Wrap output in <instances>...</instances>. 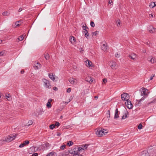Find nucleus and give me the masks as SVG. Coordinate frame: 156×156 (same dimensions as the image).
Instances as JSON below:
<instances>
[{
	"label": "nucleus",
	"mask_w": 156,
	"mask_h": 156,
	"mask_svg": "<svg viewBox=\"0 0 156 156\" xmlns=\"http://www.w3.org/2000/svg\"><path fill=\"white\" fill-rule=\"evenodd\" d=\"M96 134L99 137H101L108 132V130L106 129L100 127L96 129Z\"/></svg>",
	"instance_id": "nucleus-1"
},
{
	"label": "nucleus",
	"mask_w": 156,
	"mask_h": 156,
	"mask_svg": "<svg viewBox=\"0 0 156 156\" xmlns=\"http://www.w3.org/2000/svg\"><path fill=\"white\" fill-rule=\"evenodd\" d=\"M17 136V135L16 134H15L14 135L13 134L10 135L8 136L6 138H5V140L3 139V140L2 141H6L9 142L11 141H12L14 140ZM2 140H0V143H1V142H2Z\"/></svg>",
	"instance_id": "nucleus-2"
},
{
	"label": "nucleus",
	"mask_w": 156,
	"mask_h": 156,
	"mask_svg": "<svg viewBox=\"0 0 156 156\" xmlns=\"http://www.w3.org/2000/svg\"><path fill=\"white\" fill-rule=\"evenodd\" d=\"M129 95L126 93H124L121 94V99L123 101H127L129 100Z\"/></svg>",
	"instance_id": "nucleus-3"
},
{
	"label": "nucleus",
	"mask_w": 156,
	"mask_h": 156,
	"mask_svg": "<svg viewBox=\"0 0 156 156\" xmlns=\"http://www.w3.org/2000/svg\"><path fill=\"white\" fill-rule=\"evenodd\" d=\"M43 81L44 83V87L48 88H51L49 81L46 79H43Z\"/></svg>",
	"instance_id": "nucleus-4"
},
{
	"label": "nucleus",
	"mask_w": 156,
	"mask_h": 156,
	"mask_svg": "<svg viewBox=\"0 0 156 156\" xmlns=\"http://www.w3.org/2000/svg\"><path fill=\"white\" fill-rule=\"evenodd\" d=\"M109 65L112 69H115L117 68L116 63L114 61H111L109 63Z\"/></svg>",
	"instance_id": "nucleus-5"
},
{
	"label": "nucleus",
	"mask_w": 156,
	"mask_h": 156,
	"mask_svg": "<svg viewBox=\"0 0 156 156\" xmlns=\"http://www.w3.org/2000/svg\"><path fill=\"white\" fill-rule=\"evenodd\" d=\"M88 145L86 144L85 145H81V147H79L77 149L78 150V151H79V152H81L84 150L86 149Z\"/></svg>",
	"instance_id": "nucleus-6"
},
{
	"label": "nucleus",
	"mask_w": 156,
	"mask_h": 156,
	"mask_svg": "<svg viewBox=\"0 0 156 156\" xmlns=\"http://www.w3.org/2000/svg\"><path fill=\"white\" fill-rule=\"evenodd\" d=\"M148 30L150 33H152L156 31V29L154 28L153 26H150L148 27Z\"/></svg>",
	"instance_id": "nucleus-7"
},
{
	"label": "nucleus",
	"mask_w": 156,
	"mask_h": 156,
	"mask_svg": "<svg viewBox=\"0 0 156 156\" xmlns=\"http://www.w3.org/2000/svg\"><path fill=\"white\" fill-rule=\"evenodd\" d=\"M140 156H150V155L147 151H145L141 152Z\"/></svg>",
	"instance_id": "nucleus-8"
},
{
	"label": "nucleus",
	"mask_w": 156,
	"mask_h": 156,
	"mask_svg": "<svg viewBox=\"0 0 156 156\" xmlns=\"http://www.w3.org/2000/svg\"><path fill=\"white\" fill-rule=\"evenodd\" d=\"M127 108L129 109L132 108L133 107V105L131 101L130 100H128L127 101Z\"/></svg>",
	"instance_id": "nucleus-9"
},
{
	"label": "nucleus",
	"mask_w": 156,
	"mask_h": 156,
	"mask_svg": "<svg viewBox=\"0 0 156 156\" xmlns=\"http://www.w3.org/2000/svg\"><path fill=\"white\" fill-rule=\"evenodd\" d=\"M129 57L131 59H133L134 60H135L136 58V55L134 53H132L131 54L129 55Z\"/></svg>",
	"instance_id": "nucleus-10"
},
{
	"label": "nucleus",
	"mask_w": 156,
	"mask_h": 156,
	"mask_svg": "<svg viewBox=\"0 0 156 156\" xmlns=\"http://www.w3.org/2000/svg\"><path fill=\"white\" fill-rule=\"evenodd\" d=\"M83 34L85 35L86 37L88 38L87 37L89 36V34L87 29H84L83 31Z\"/></svg>",
	"instance_id": "nucleus-11"
},
{
	"label": "nucleus",
	"mask_w": 156,
	"mask_h": 156,
	"mask_svg": "<svg viewBox=\"0 0 156 156\" xmlns=\"http://www.w3.org/2000/svg\"><path fill=\"white\" fill-rule=\"evenodd\" d=\"M107 49V44L105 43V44H103L101 46V49L103 51H106Z\"/></svg>",
	"instance_id": "nucleus-12"
},
{
	"label": "nucleus",
	"mask_w": 156,
	"mask_h": 156,
	"mask_svg": "<svg viewBox=\"0 0 156 156\" xmlns=\"http://www.w3.org/2000/svg\"><path fill=\"white\" fill-rule=\"evenodd\" d=\"M148 60L151 63H154L156 62V59L153 57H152L151 58H148Z\"/></svg>",
	"instance_id": "nucleus-13"
},
{
	"label": "nucleus",
	"mask_w": 156,
	"mask_h": 156,
	"mask_svg": "<svg viewBox=\"0 0 156 156\" xmlns=\"http://www.w3.org/2000/svg\"><path fill=\"white\" fill-rule=\"evenodd\" d=\"M147 90L144 88H142V91L141 93V96H144L147 95L146 94V91Z\"/></svg>",
	"instance_id": "nucleus-14"
},
{
	"label": "nucleus",
	"mask_w": 156,
	"mask_h": 156,
	"mask_svg": "<svg viewBox=\"0 0 156 156\" xmlns=\"http://www.w3.org/2000/svg\"><path fill=\"white\" fill-rule=\"evenodd\" d=\"M118 110L117 108H116V109H115V115L114 117V119H116L117 118H119V115H118Z\"/></svg>",
	"instance_id": "nucleus-15"
},
{
	"label": "nucleus",
	"mask_w": 156,
	"mask_h": 156,
	"mask_svg": "<svg viewBox=\"0 0 156 156\" xmlns=\"http://www.w3.org/2000/svg\"><path fill=\"white\" fill-rule=\"evenodd\" d=\"M74 154L73 156H80V152L77 149V151H74Z\"/></svg>",
	"instance_id": "nucleus-16"
},
{
	"label": "nucleus",
	"mask_w": 156,
	"mask_h": 156,
	"mask_svg": "<svg viewBox=\"0 0 156 156\" xmlns=\"http://www.w3.org/2000/svg\"><path fill=\"white\" fill-rule=\"evenodd\" d=\"M86 65L88 66L89 67H92V62L89 60H87L86 62Z\"/></svg>",
	"instance_id": "nucleus-17"
},
{
	"label": "nucleus",
	"mask_w": 156,
	"mask_h": 156,
	"mask_svg": "<svg viewBox=\"0 0 156 156\" xmlns=\"http://www.w3.org/2000/svg\"><path fill=\"white\" fill-rule=\"evenodd\" d=\"M156 6V4L155 2H151L149 5V7L150 8H153Z\"/></svg>",
	"instance_id": "nucleus-18"
},
{
	"label": "nucleus",
	"mask_w": 156,
	"mask_h": 156,
	"mask_svg": "<svg viewBox=\"0 0 156 156\" xmlns=\"http://www.w3.org/2000/svg\"><path fill=\"white\" fill-rule=\"evenodd\" d=\"M70 41L72 44H74L76 41V39L74 37L71 36L70 38Z\"/></svg>",
	"instance_id": "nucleus-19"
},
{
	"label": "nucleus",
	"mask_w": 156,
	"mask_h": 156,
	"mask_svg": "<svg viewBox=\"0 0 156 156\" xmlns=\"http://www.w3.org/2000/svg\"><path fill=\"white\" fill-rule=\"evenodd\" d=\"M75 79L73 78H70L69 79V81L71 84H74L75 83Z\"/></svg>",
	"instance_id": "nucleus-20"
},
{
	"label": "nucleus",
	"mask_w": 156,
	"mask_h": 156,
	"mask_svg": "<svg viewBox=\"0 0 156 156\" xmlns=\"http://www.w3.org/2000/svg\"><path fill=\"white\" fill-rule=\"evenodd\" d=\"M44 57L46 60H48L50 58L49 55L48 53L44 54Z\"/></svg>",
	"instance_id": "nucleus-21"
},
{
	"label": "nucleus",
	"mask_w": 156,
	"mask_h": 156,
	"mask_svg": "<svg viewBox=\"0 0 156 156\" xmlns=\"http://www.w3.org/2000/svg\"><path fill=\"white\" fill-rule=\"evenodd\" d=\"M48 76L49 78H50L51 80H55L54 76L52 74H49Z\"/></svg>",
	"instance_id": "nucleus-22"
},
{
	"label": "nucleus",
	"mask_w": 156,
	"mask_h": 156,
	"mask_svg": "<svg viewBox=\"0 0 156 156\" xmlns=\"http://www.w3.org/2000/svg\"><path fill=\"white\" fill-rule=\"evenodd\" d=\"M86 79V80L90 83H91L93 81V80L90 77H88Z\"/></svg>",
	"instance_id": "nucleus-23"
},
{
	"label": "nucleus",
	"mask_w": 156,
	"mask_h": 156,
	"mask_svg": "<svg viewBox=\"0 0 156 156\" xmlns=\"http://www.w3.org/2000/svg\"><path fill=\"white\" fill-rule=\"evenodd\" d=\"M9 13L8 12H4L2 13V15L4 16H8L9 15Z\"/></svg>",
	"instance_id": "nucleus-24"
},
{
	"label": "nucleus",
	"mask_w": 156,
	"mask_h": 156,
	"mask_svg": "<svg viewBox=\"0 0 156 156\" xmlns=\"http://www.w3.org/2000/svg\"><path fill=\"white\" fill-rule=\"evenodd\" d=\"M69 154V152H65L62 154V156H66Z\"/></svg>",
	"instance_id": "nucleus-25"
},
{
	"label": "nucleus",
	"mask_w": 156,
	"mask_h": 156,
	"mask_svg": "<svg viewBox=\"0 0 156 156\" xmlns=\"http://www.w3.org/2000/svg\"><path fill=\"white\" fill-rule=\"evenodd\" d=\"M20 22V21H17L15 23L14 25L15 27H19L20 25L19 24V23Z\"/></svg>",
	"instance_id": "nucleus-26"
},
{
	"label": "nucleus",
	"mask_w": 156,
	"mask_h": 156,
	"mask_svg": "<svg viewBox=\"0 0 156 156\" xmlns=\"http://www.w3.org/2000/svg\"><path fill=\"white\" fill-rule=\"evenodd\" d=\"M1 54V56H4L6 54V51H3L0 52Z\"/></svg>",
	"instance_id": "nucleus-27"
},
{
	"label": "nucleus",
	"mask_w": 156,
	"mask_h": 156,
	"mask_svg": "<svg viewBox=\"0 0 156 156\" xmlns=\"http://www.w3.org/2000/svg\"><path fill=\"white\" fill-rule=\"evenodd\" d=\"M41 64L39 63H37L35 65V67L36 68V69H38L40 67Z\"/></svg>",
	"instance_id": "nucleus-28"
},
{
	"label": "nucleus",
	"mask_w": 156,
	"mask_h": 156,
	"mask_svg": "<svg viewBox=\"0 0 156 156\" xmlns=\"http://www.w3.org/2000/svg\"><path fill=\"white\" fill-rule=\"evenodd\" d=\"M55 153L54 152H51L48 153L46 155V156H53Z\"/></svg>",
	"instance_id": "nucleus-29"
},
{
	"label": "nucleus",
	"mask_w": 156,
	"mask_h": 156,
	"mask_svg": "<svg viewBox=\"0 0 156 156\" xmlns=\"http://www.w3.org/2000/svg\"><path fill=\"white\" fill-rule=\"evenodd\" d=\"M73 144V143L71 141H69L67 143V144L68 145H69V146H71Z\"/></svg>",
	"instance_id": "nucleus-30"
},
{
	"label": "nucleus",
	"mask_w": 156,
	"mask_h": 156,
	"mask_svg": "<svg viewBox=\"0 0 156 156\" xmlns=\"http://www.w3.org/2000/svg\"><path fill=\"white\" fill-rule=\"evenodd\" d=\"M127 113H125V114L123 115L122 119H125L127 118V114H128V113L127 112H126Z\"/></svg>",
	"instance_id": "nucleus-31"
},
{
	"label": "nucleus",
	"mask_w": 156,
	"mask_h": 156,
	"mask_svg": "<svg viewBox=\"0 0 156 156\" xmlns=\"http://www.w3.org/2000/svg\"><path fill=\"white\" fill-rule=\"evenodd\" d=\"M47 107L48 108H51V105L50 102H48L47 103Z\"/></svg>",
	"instance_id": "nucleus-32"
},
{
	"label": "nucleus",
	"mask_w": 156,
	"mask_h": 156,
	"mask_svg": "<svg viewBox=\"0 0 156 156\" xmlns=\"http://www.w3.org/2000/svg\"><path fill=\"white\" fill-rule=\"evenodd\" d=\"M23 38H24V37L23 36V35H21V36H20L18 38V39L20 41H22V40H23Z\"/></svg>",
	"instance_id": "nucleus-33"
},
{
	"label": "nucleus",
	"mask_w": 156,
	"mask_h": 156,
	"mask_svg": "<svg viewBox=\"0 0 156 156\" xmlns=\"http://www.w3.org/2000/svg\"><path fill=\"white\" fill-rule=\"evenodd\" d=\"M76 148H74L73 150H69V151H68L69 152V153H70V154H74V151H75V150H76Z\"/></svg>",
	"instance_id": "nucleus-34"
},
{
	"label": "nucleus",
	"mask_w": 156,
	"mask_h": 156,
	"mask_svg": "<svg viewBox=\"0 0 156 156\" xmlns=\"http://www.w3.org/2000/svg\"><path fill=\"white\" fill-rule=\"evenodd\" d=\"M55 125L54 124H51L50 126V128L51 129H53L55 128Z\"/></svg>",
	"instance_id": "nucleus-35"
},
{
	"label": "nucleus",
	"mask_w": 156,
	"mask_h": 156,
	"mask_svg": "<svg viewBox=\"0 0 156 156\" xmlns=\"http://www.w3.org/2000/svg\"><path fill=\"white\" fill-rule=\"evenodd\" d=\"M90 25L91 27H94L95 26V24L94 22L91 21L90 23Z\"/></svg>",
	"instance_id": "nucleus-36"
},
{
	"label": "nucleus",
	"mask_w": 156,
	"mask_h": 156,
	"mask_svg": "<svg viewBox=\"0 0 156 156\" xmlns=\"http://www.w3.org/2000/svg\"><path fill=\"white\" fill-rule=\"evenodd\" d=\"M142 127H143V126H142V125L140 123L138 126V128L139 129H140L142 128Z\"/></svg>",
	"instance_id": "nucleus-37"
},
{
	"label": "nucleus",
	"mask_w": 156,
	"mask_h": 156,
	"mask_svg": "<svg viewBox=\"0 0 156 156\" xmlns=\"http://www.w3.org/2000/svg\"><path fill=\"white\" fill-rule=\"evenodd\" d=\"M66 147V145H62L60 147V148L62 150H64V148H65Z\"/></svg>",
	"instance_id": "nucleus-38"
},
{
	"label": "nucleus",
	"mask_w": 156,
	"mask_h": 156,
	"mask_svg": "<svg viewBox=\"0 0 156 156\" xmlns=\"http://www.w3.org/2000/svg\"><path fill=\"white\" fill-rule=\"evenodd\" d=\"M156 99H154V100H153L152 101H151V102H149V103H148V105H149L151 103H156Z\"/></svg>",
	"instance_id": "nucleus-39"
},
{
	"label": "nucleus",
	"mask_w": 156,
	"mask_h": 156,
	"mask_svg": "<svg viewBox=\"0 0 156 156\" xmlns=\"http://www.w3.org/2000/svg\"><path fill=\"white\" fill-rule=\"evenodd\" d=\"M33 123V122L32 120H30L29 121V122H28V126H29L30 125H32V124Z\"/></svg>",
	"instance_id": "nucleus-40"
},
{
	"label": "nucleus",
	"mask_w": 156,
	"mask_h": 156,
	"mask_svg": "<svg viewBox=\"0 0 156 156\" xmlns=\"http://www.w3.org/2000/svg\"><path fill=\"white\" fill-rule=\"evenodd\" d=\"M98 31H97L94 32L93 33V35L96 36V35L98 34Z\"/></svg>",
	"instance_id": "nucleus-41"
},
{
	"label": "nucleus",
	"mask_w": 156,
	"mask_h": 156,
	"mask_svg": "<svg viewBox=\"0 0 156 156\" xmlns=\"http://www.w3.org/2000/svg\"><path fill=\"white\" fill-rule=\"evenodd\" d=\"M115 56L117 58H119L120 57V54L118 53L117 52L115 54Z\"/></svg>",
	"instance_id": "nucleus-42"
},
{
	"label": "nucleus",
	"mask_w": 156,
	"mask_h": 156,
	"mask_svg": "<svg viewBox=\"0 0 156 156\" xmlns=\"http://www.w3.org/2000/svg\"><path fill=\"white\" fill-rule=\"evenodd\" d=\"M60 125V124L58 122H55V125L57 126H58Z\"/></svg>",
	"instance_id": "nucleus-43"
},
{
	"label": "nucleus",
	"mask_w": 156,
	"mask_h": 156,
	"mask_svg": "<svg viewBox=\"0 0 156 156\" xmlns=\"http://www.w3.org/2000/svg\"><path fill=\"white\" fill-rule=\"evenodd\" d=\"M24 146H25L24 144V143H23L21 144L19 146V147H20V148H22V147H23Z\"/></svg>",
	"instance_id": "nucleus-44"
},
{
	"label": "nucleus",
	"mask_w": 156,
	"mask_h": 156,
	"mask_svg": "<svg viewBox=\"0 0 156 156\" xmlns=\"http://www.w3.org/2000/svg\"><path fill=\"white\" fill-rule=\"evenodd\" d=\"M25 145L26 144H28L29 143V141L28 140H26L24 142Z\"/></svg>",
	"instance_id": "nucleus-45"
},
{
	"label": "nucleus",
	"mask_w": 156,
	"mask_h": 156,
	"mask_svg": "<svg viewBox=\"0 0 156 156\" xmlns=\"http://www.w3.org/2000/svg\"><path fill=\"white\" fill-rule=\"evenodd\" d=\"M103 82L104 83H106L107 82V80L106 78H104L103 80Z\"/></svg>",
	"instance_id": "nucleus-46"
},
{
	"label": "nucleus",
	"mask_w": 156,
	"mask_h": 156,
	"mask_svg": "<svg viewBox=\"0 0 156 156\" xmlns=\"http://www.w3.org/2000/svg\"><path fill=\"white\" fill-rule=\"evenodd\" d=\"M71 91V89L70 88H68L67 90V92L70 93Z\"/></svg>",
	"instance_id": "nucleus-47"
},
{
	"label": "nucleus",
	"mask_w": 156,
	"mask_h": 156,
	"mask_svg": "<svg viewBox=\"0 0 156 156\" xmlns=\"http://www.w3.org/2000/svg\"><path fill=\"white\" fill-rule=\"evenodd\" d=\"M154 76V74L152 75V76L150 77V80H152L153 77Z\"/></svg>",
	"instance_id": "nucleus-48"
},
{
	"label": "nucleus",
	"mask_w": 156,
	"mask_h": 156,
	"mask_svg": "<svg viewBox=\"0 0 156 156\" xmlns=\"http://www.w3.org/2000/svg\"><path fill=\"white\" fill-rule=\"evenodd\" d=\"M53 89L56 91L57 90H58V88L56 87H54L53 88Z\"/></svg>",
	"instance_id": "nucleus-49"
},
{
	"label": "nucleus",
	"mask_w": 156,
	"mask_h": 156,
	"mask_svg": "<svg viewBox=\"0 0 156 156\" xmlns=\"http://www.w3.org/2000/svg\"><path fill=\"white\" fill-rule=\"evenodd\" d=\"M71 101V100L70 99L69 100V101L67 102H64V103H65L67 105L69 102Z\"/></svg>",
	"instance_id": "nucleus-50"
},
{
	"label": "nucleus",
	"mask_w": 156,
	"mask_h": 156,
	"mask_svg": "<svg viewBox=\"0 0 156 156\" xmlns=\"http://www.w3.org/2000/svg\"><path fill=\"white\" fill-rule=\"evenodd\" d=\"M38 154L37 153H34L32 155V156H37Z\"/></svg>",
	"instance_id": "nucleus-51"
},
{
	"label": "nucleus",
	"mask_w": 156,
	"mask_h": 156,
	"mask_svg": "<svg viewBox=\"0 0 156 156\" xmlns=\"http://www.w3.org/2000/svg\"><path fill=\"white\" fill-rule=\"evenodd\" d=\"M82 28H83V29H88V28L86 27V26H84L83 25V26H82Z\"/></svg>",
	"instance_id": "nucleus-52"
},
{
	"label": "nucleus",
	"mask_w": 156,
	"mask_h": 156,
	"mask_svg": "<svg viewBox=\"0 0 156 156\" xmlns=\"http://www.w3.org/2000/svg\"><path fill=\"white\" fill-rule=\"evenodd\" d=\"M23 9L21 8H20L18 9V12H20Z\"/></svg>",
	"instance_id": "nucleus-53"
},
{
	"label": "nucleus",
	"mask_w": 156,
	"mask_h": 156,
	"mask_svg": "<svg viewBox=\"0 0 156 156\" xmlns=\"http://www.w3.org/2000/svg\"><path fill=\"white\" fill-rule=\"evenodd\" d=\"M113 3L112 1V0H109L108 2V3L110 4H111V3Z\"/></svg>",
	"instance_id": "nucleus-54"
},
{
	"label": "nucleus",
	"mask_w": 156,
	"mask_h": 156,
	"mask_svg": "<svg viewBox=\"0 0 156 156\" xmlns=\"http://www.w3.org/2000/svg\"><path fill=\"white\" fill-rule=\"evenodd\" d=\"M52 101V99H51V98H50V99H49L48 100V102H50V103H51V102Z\"/></svg>",
	"instance_id": "nucleus-55"
},
{
	"label": "nucleus",
	"mask_w": 156,
	"mask_h": 156,
	"mask_svg": "<svg viewBox=\"0 0 156 156\" xmlns=\"http://www.w3.org/2000/svg\"><path fill=\"white\" fill-rule=\"evenodd\" d=\"M20 73H21L22 74H23V73H24V70H21V72H20Z\"/></svg>",
	"instance_id": "nucleus-56"
},
{
	"label": "nucleus",
	"mask_w": 156,
	"mask_h": 156,
	"mask_svg": "<svg viewBox=\"0 0 156 156\" xmlns=\"http://www.w3.org/2000/svg\"><path fill=\"white\" fill-rule=\"evenodd\" d=\"M108 114L109 115V117H110V111L109 110H108Z\"/></svg>",
	"instance_id": "nucleus-57"
},
{
	"label": "nucleus",
	"mask_w": 156,
	"mask_h": 156,
	"mask_svg": "<svg viewBox=\"0 0 156 156\" xmlns=\"http://www.w3.org/2000/svg\"><path fill=\"white\" fill-rule=\"evenodd\" d=\"M120 25V23L119 22L118 23H117V25L118 26H119Z\"/></svg>",
	"instance_id": "nucleus-58"
},
{
	"label": "nucleus",
	"mask_w": 156,
	"mask_h": 156,
	"mask_svg": "<svg viewBox=\"0 0 156 156\" xmlns=\"http://www.w3.org/2000/svg\"><path fill=\"white\" fill-rule=\"evenodd\" d=\"M144 98L142 97L140 100H141V101H142V100H144Z\"/></svg>",
	"instance_id": "nucleus-59"
},
{
	"label": "nucleus",
	"mask_w": 156,
	"mask_h": 156,
	"mask_svg": "<svg viewBox=\"0 0 156 156\" xmlns=\"http://www.w3.org/2000/svg\"><path fill=\"white\" fill-rule=\"evenodd\" d=\"M141 100H139V102H138V104H141Z\"/></svg>",
	"instance_id": "nucleus-60"
},
{
	"label": "nucleus",
	"mask_w": 156,
	"mask_h": 156,
	"mask_svg": "<svg viewBox=\"0 0 156 156\" xmlns=\"http://www.w3.org/2000/svg\"><path fill=\"white\" fill-rule=\"evenodd\" d=\"M5 97L6 98H9V96H8L7 95H6Z\"/></svg>",
	"instance_id": "nucleus-61"
},
{
	"label": "nucleus",
	"mask_w": 156,
	"mask_h": 156,
	"mask_svg": "<svg viewBox=\"0 0 156 156\" xmlns=\"http://www.w3.org/2000/svg\"><path fill=\"white\" fill-rule=\"evenodd\" d=\"M150 15H151V16L152 17H153V14H151Z\"/></svg>",
	"instance_id": "nucleus-62"
},
{
	"label": "nucleus",
	"mask_w": 156,
	"mask_h": 156,
	"mask_svg": "<svg viewBox=\"0 0 156 156\" xmlns=\"http://www.w3.org/2000/svg\"><path fill=\"white\" fill-rule=\"evenodd\" d=\"M34 147H31L30 148V149H31L32 150H33V149H34Z\"/></svg>",
	"instance_id": "nucleus-63"
},
{
	"label": "nucleus",
	"mask_w": 156,
	"mask_h": 156,
	"mask_svg": "<svg viewBox=\"0 0 156 156\" xmlns=\"http://www.w3.org/2000/svg\"><path fill=\"white\" fill-rule=\"evenodd\" d=\"M60 135V133H58V134H57V135L58 136H59Z\"/></svg>",
	"instance_id": "nucleus-64"
}]
</instances>
